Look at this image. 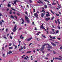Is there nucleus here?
<instances>
[{
  "instance_id": "f257e3e1",
  "label": "nucleus",
  "mask_w": 62,
  "mask_h": 62,
  "mask_svg": "<svg viewBox=\"0 0 62 62\" xmlns=\"http://www.w3.org/2000/svg\"><path fill=\"white\" fill-rule=\"evenodd\" d=\"M17 25H15V26L14 27V29H13L12 31L13 32H15L16 30H17Z\"/></svg>"
},
{
  "instance_id": "f03ea898",
  "label": "nucleus",
  "mask_w": 62,
  "mask_h": 62,
  "mask_svg": "<svg viewBox=\"0 0 62 62\" xmlns=\"http://www.w3.org/2000/svg\"><path fill=\"white\" fill-rule=\"evenodd\" d=\"M32 39H33V38L32 37H31V38H30L28 39H25V41H30Z\"/></svg>"
},
{
  "instance_id": "7ed1b4c3",
  "label": "nucleus",
  "mask_w": 62,
  "mask_h": 62,
  "mask_svg": "<svg viewBox=\"0 0 62 62\" xmlns=\"http://www.w3.org/2000/svg\"><path fill=\"white\" fill-rule=\"evenodd\" d=\"M34 16H35V17H36L37 18H38V14H37V13H35L34 14Z\"/></svg>"
},
{
  "instance_id": "20e7f679",
  "label": "nucleus",
  "mask_w": 62,
  "mask_h": 62,
  "mask_svg": "<svg viewBox=\"0 0 62 62\" xmlns=\"http://www.w3.org/2000/svg\"><path fill=\"white\" fill-rule=\"evenodd\" d=\"M43 24H42V25L40 27V28H42V29H45V28L43 26Z\"/></svg>"
},
{
  "instance_id": "39448f33",
  "label": "nucleus",
  "mask_w": 62,
  "mask_h": 62,
  "mask_svg": "<svg viewBox=\"0 0 62 62\" xmlns=\"http://www.w3.org/2000/svg\"><path fill=\"white\" fill-rule=\"evenodd\" d=\"M50 18H46L45 19V20H46V21H48L50 20Z\"/></svg>"
},
{
  "instance_id": "423d86ee",
  "label": "nucleus",
  "mask_w": 62,
  "mask_h": 62,
  "mask_svg": "<svg viewBox=\"0 0 62 62\" xmlns=\"http://www.w3.org/2000/svg\"><path fill=\"white\" fill-rule=\"evenodd\" d=\"M10 2H9V3H8V7H11V5L10 4H10Z\"/></svg>"
},
{
  "instance_id": "0eeeda50",
  "label": "nucleus",
  "mask_w": 62,
  "mask_h": 62,
  "mask_svg": "<svg viewBox=\"0 0 62 62\" xmlns=\"http://www.w3.org/2000/svg\"><path fill=\"white\" fill-rule=\"evenodd\" d=\"M12 51H9L7 53V54H12Z\"/></svg>"
},
{
  "instance_id": "6e6552de",
  "label": "nucleus",
  "mask_w": 62,
  "mask_h": 62,
  "mask_svg": "<svg viewBox=\"0 0 62 62\" xmlns=\"http://www.w3.org/2000/svg\"><path fill=\"white\" fill-rule=\"evenodd\" d=\"M26 21L27 23H30V20H29L28 19H26Z\"/></svg>"
},
{
  "instance_id": "1a4fd4ad",
  "label": "nucleus",
  "mask_w": 62,
  "mask_h": 62,
  "mask_svg": "<svg viewBox=\"0 0 62 62\" xmlns=\"http://www.w3.org/2000/svg\"><path fill=\"white\" fill-rule=\"evenodd\" d=\"M44 15H45V14L42 13L41 15V17H42V18H43V16H44Z\"/></svg>"
},
{
  "instance_id": "9d476101",
  "label": "nucleus",
  "mask_w": 62,
  "mask_h": 62,
  "mask_svg": "<svg viewBox=\"0 0 62 62\" xmlns=\"http://www.w3.org/2000/svg\"><path fill=\"white\" fill-rule=\"evenodd\" d=\"M14 4L15 5V4H16V2H19V1L18 0H15L14 1Z\"/></svg>"
},
{
  "instance_id": "9b49d317",
  "label": "nucleus",
  "mask_w": 62,
  "mask_h": 62,
  "mask_svg": "<svg viewBox=\"0 0 62 62\" xmlns=\"http://www.w3.org/2000/svg\"><path fill=\"white\" fill-rule=\"evenodd\" d=\"M47 48L49 49H52V46H49L47 47Z\"/></svg>"
},
{
  "instance_id": "f8f14e48",
  "label": "nucleus",
  "mask_w": 62,
  "mask_h": 62,
  "mask_svg": "<svg viewBox=\"0 0 62 62\" xmlns=\"http://www.w3.org/2000/svg\"><path fill=\"white\" fill-rule=\"evenodd\" d=\"M21 20H22V21H23L22 22V23L23 24V23H24V21L23 19V18H21Z\"/></svg>"
},
{
  "instance_id": "ddd939ff",
  "label": "nucleus",
  "mask_w": 62,
  "mask_h": 62,
  "mask_svg": "<svg viewBox=\"0 0 62 62\" xmlns=\"http://www.w3.org/2000/svg\"><path fill=\"white\" fill-rule=\"evenodd\" d=\"M51 43L52 44V45H53V46H56V45H55V44L54 43H53L51 42Z\"/></svg>"
},
{
  "instance_id": "4468645a",
  "label": "nucleus",
  "mask_w": 62,
  "mask_h": 62,
  "mask_svg": "<svg viewBox=\"0 0 62 62\" xmlns=\"http://www.w3.org/2000/svg\"><path fill=\"white\" fill-rule=\"evenodd\" d=\"M20 39H23L24 38H23V37H22V35H21L20 36Z\"/></svg>"
},
{
  "instance_id": "2eb2a0df",
  "label": "nucleus",
  "mask_w": 62,
  "mask_h": 62,
  "mask_svg": "<svg viewBox=\"0 0 62 62\" xmlns=\"http://www.w3.org/2000/svg\"><path fill=\"white\" fill-rule=\"evenodd\" d=\"M44 48H45L44 47H41V51H43V50H44Z\"/></svg>"
},
{
  "instance_id": "dca6fc26",
  "label": "nucleus",
  "mask_w": 62,
  "mask_h": 62,
  "mask_svg": "<svg viewBox=\"0 0 62 62\" xmlns=\"http://www.w3.org/2000/svg\"><path fill=\"white\" fill-rule=\"evenodd\" d=\"M57 21L58 22V23L59 24H60V22H59V19H57Z\"/></svg>"
},
{
  "instance_id": "f3484780",
  "label": "nucleus",
  "mask_w": 62,
  "mask_h": 62,
  "mask_svg": "<svg viewBox=\"0 0 62 62\" xmlns=\"http://www.w3.org/2000/svg\"><path fill=\"white\" fill-rule=\"evenodd\" d=\"M46 16L47 17H49V16H50V15L49 14H46Z\"/></svg>"
},
{
  "instance_id": "a211bd4d",
  "label": "nucleus",
  "mask_w": 62,
  "mask_h": 62,
  "mask_svg": "<svg viewBox=\"0 0 62 62\" xmlns=\"http://www.w3.org/2000/svg\"><path fill=\"white\" fill-rule=\"evenodd\" d=\"M12 10H11L10 11V12H9V13L10 14H12Z\"/></svg>"
},
{
  "instance_id": "6ab92c4d",
  "label": "nucleus",
  "mask_w": 62,
  "mask_h": 62,
  "mask_svg": "<svg viewBox=\"0 0 62 62\" xmlns=\"http://www.w3.org/2000/svg\"><path fill=\"white\" fill-rule=\"evenodd\" d=\"M10 18H12V19H14V16H12V15L11 16Z\"/></svg>"
},
{
  "instance_id": "aec40b11",
  "label": "nucleus",
  "mask_w": 62,
  "mask_h": 62,
  "mask_svg": "<svg viewBox=\"0 0 62 62\" xmlns=\"http://www.w3.org/2000/svg\"><path fill=\"white\" fill-rule=\"evenodd\" d=\"M50 11H51V13H52V14H54V12H53V11H52V10H50Z\"/></svg>"
},
{
  "instance_id": "412c9836",
  "label": "nucleus",
  "mask_w": 62,
  "mask_h": 62,
  "mask_svg": "<svg viewBox=\"0 0 62 62\" xmlns=\"http://www.w3.org/2000/svg\"><path fill=\"white\" fill-rule=\"evenodd\" d=\"M42 36L43 37V38H45V39H46V37L43 36V34H42Z\"/></svg>"
},
{
  "instance_id": "4be33fe9",
  "label": "nucleus",
  "mask_w": 62,
  "mask_h": 62,
  "mask_svg": "<svg viewBox=\"0 0 62 62\" xmlns=\"http://www.w3.org/2000/svg\"><path fill=\"white\" fill-rule=\"evenodd\" d=\"M44 1H45V2H47L48 3H50V1H48L47 0H44Z\"/></svg>"
},
{
  "instance_id": "5701e85b",
  "label": "nucleus",
  "mask_w": 62,
  "mask_h": 62,
  "mask_svg": "<svg viewBox=\"0 0 62 62\" xmlns=\"http://www.w3.org/2000/svg\"><path fill=\"white\" fill-rule=\"evenodd\" d=\"M56 3H52V5H56Z\"/></svg>"
},
{
  "instance_id": "b1692460",
  "label": "nucleus",
  "mask_w": 62,
  "mask_h": 62,
  "mask_svg": "<svg viewBox=\"0 0 62 62\" xmlns=\"http://www.w3.org/2000/svg\"><path fill=\"white\" fill-rule=\"evenodd\" d=\"M9 49H13V46H12L10 47H9Z\"/></svg>"
},
{
  "instance_id": "393cba45",
  "label": "nucleus",
  "mask_w": 62,
  "mask_h": 62,
  "mask_svg": "<svg viewBox=\"0 0 62 62\" xmlns=\"http://www.w3.org/2000/svg\"><path fill=\"white\" fill-rule=\"evenodd\" d=\"M31 53V51H28L26 52V54H28V53Z\"/></svg>"
},
{
  "instance_id": "a878e982",
  "label": "nucleus",
  "mask_w": 62,
  "mask_h": 62,
  "mask_svg": "<svg viewBox=\"0 0 62 62\" xmlns=\"http://www.w3.org/2000/svg\"><path fill=\"white\" fill-rule=\"evenodd\" d=\"M39 1L40 2V4H43V2H42L41 1V0H39Z\"/></svg>"
},
{
  "instance_id": "bb28decb",
  "label": "nucleus",
  "mask_w": 62,
  "mask_h": 62,
  "mask_svg": "<svg viewBox=\"0 0 62 62\" xmlns=\"http://www.w3.org/2000/svg\"><path fill=\"white\" fill-rule=\"evenodd\" d=\"M22 29V28H19L18 29V31H20V30H21V29Z\"/></svg>"
},
{
  "instance_id": "cd10ccee",
  "label": "nucleus",
  "mask_w": 62,
  "mask_h": 62,
  "mask_svg": "<svg viewBox=\"0 0 62 62\" xmlns=\"http://www.w3.org/2000/svg\"><path fill=\"white\" fill-rule=\"evenodd\" d=\"M2 56H3V57H5V54H3Z\"/></svg>"
},
{
  "instance_id": "c85d7f7f",
  "label": "nucleus",
  "mask_w": 62,
  "mask_h": 62,
  "mask_svg": "<svg viewBox=\"0 0 62 62\" xmlns=\"http://www.w3.org/2000/svg\"><path fill=\"white\" fill-rule=\"evenodd\" d=\"M29 1L30 3H31L32 2V1L31 0H29Z\"/></svg>"
},
{
  "instance_id": "c756f323",
  "label": "nucleus",
  "mask_w": 62,
  "mask_h": 62,
  "mask_svg": "<svg viewBox=\"0 0 62 62\" xmlns=\"http://www.w3.org/2000/svg\"><path fill=\"white\" fill-rule=\"evenodd\" d=\"M10 39H12V37H11V36H9Z\"/></svg>"
},
{
  "instance_id": "7c9ffc66",
  "label": "nucleus",
  "mask_w": 62,
  "mask_h": 62,
  "mask_svg": "<svg viewBox=\"0 0 62 62\" xmlns=\"http://www.w3.org/2000/svg\"><path fill=\"white\" fill-rule=\"evenodd\" d=\"M25 19H29L28 18V17L26 16H25Z\"/></svg>"
},
{
  "instance_id": "2f4dec72",
  "label": "nucleus",
  "mask_w": 62,
  "mask_h": 62,
  "mask_svg": "<svg viewBox=\"0 0 62 62\" xmlns=\"http://www.w3.org/2000/svg\"><path fill=\"white\" fill-rule=\"evenodd\" d=\"M0 25H2V22L0 21Z\"/></svg>"
},
{
  "instance_id": "473e14b6",
  "label": "nucleus",
  "mask_w": 62,
  "mask_h": 62,
  "mask_svg": "<svg viewBox=\"0 0 62 62\" xmlns=\"http://www.w3.org/2000/svg\"><path fill=\"white\" fill-rule=\"evenodd\" d=\"M55 14L57 16H59V14Z\"/></svg>"
},
{
  "instance_id": "72a5a7b5",
  "label": "nucleus",
  "mask_w": 62,
  "mask_h": 62,
  "mask_svg": "<svg viewBox=\"0 0 62 62\" xmlns=\"http://www.w3.org/2000/svg\"><path fill=\"white\" fill-rule=\"evenodd\" d=\"M25 13L26 15H28V13H27V12L26 11H25Z\"/></svg>"
},
{
  "instance_id": "f704fd0d",
  "label": "nucleus",
  "mask_w": 62,
  "mask_h": 62,
  "mask_svg": "<svg viewBox=\"0 0 62 62\" xmlns=\"http://www.w3.org/2000/svg\"><path fill=\"white\" fill-rule=\"evenodd\" d=\"M58 28L59 29H60V27L57 26Z\"/></svg>"
},
{
  "instance_id": "c9c22d12",
  "label": "nucleus",
  "mask_w": 62,
  "mask_h": 62,
  "mask_svg": "<svg viewBox=\"0 0 62 62\" xmlns=\"http://www.w3.org/2000/svg\"><path fill=\"white\" fill-rule=\"evenodd\" d=\"M58 32H59V31L58 30L57 31H56V34H57V33H58Z\"/></svg>"
},
{
  "instance_id": "e433bc0d",
  "label": "nucleus",
  "mask_w": 62,
  "mask_h": 62,
  "mask_svg": "<svg viewBox=\"0 0 62 62\" xmlns=\"http://www.w3.org/2000/svg\"><path fill=\"white\" fill-rule=\"evenodd\" d=\"M11 9H12V10H14V11H15V10H15V9H13L12 8H11Z\"/></svg>"
},
{
  "instance_id": "4c0bfd02",
  "label": "nucleus",
  "mask_w": 62,
  "mask_h": 62,
  "mask_svg": "<svg viewBox=\"0 0 62 62\" xmlns=\"http://www.w3.org/2000/svg\"><path fill=\"white\" fill-rule=\"evenodd\" d=\"M45 45H48V46H50V45H49V44H45Z\"/></svg>"
},
{
  "instance_id": "58836bf2",
  "label": "nucleus",
  "mask_w": 62,
  "mask_h": 62,
  "mask_svg": "<svg viewBox=\"0 0 62 62\" xmlns=\"http://www.w3.org/2000/svg\"><path fill=\"white\" fill-rule=\"evenodd\" d=\"M45 45H45H45H43L42 46V47H44V46H45Z\"/></svg>"
},
{
  "instance_id": "ea45409f",
  "label": "nucleus",
  "mask_w": 62,
  "mask_h": 62,
  "mask_svg": "<svg viewBox=\"0 0 62 62\" xmlns=\"http://www.w3.org/2000/svg\"><path fill=\"white\" fill-rule=\"evenodd\" d=\"M49 37L50 38H51V39H53V37H52V36H49Z\"/></svg>"
},
{
  "instance_id": "a19ab883",
  "label": "nucleus",
  "mask_w": 62,
  "mask_h": 62,
  "mask_svg": "<svg viewBox=\"0 0 62 62\" xmlns=\"http://www.w3.org/2000/svg\"><path fill=\"white\" fill-rule=\"evenodd\" d=\"M45 8H47V5H45Z\"/></svg>"
},
{
  "instance_id": "79ce46f5",
  "label": "nucleus",
  "mask_w": 62,
  "mask_h": 62,
  "mask_svg": "<svg viewBox=\"0 0 62 62\" xmlns=\"http://www.w3.org/2000/svg\"><path fill=\"white\" fill-rule=\"evenodd\" d=\"M55 59H59V58H56V57H55Z\"/></svg>"
},
{
  "instance_id": "37998d69",
  "label": "nucleus",
  "mask_w": 62,
  "mask_h": 62,
  "mask_svg": "<svg viewBox=\"0 0 62 62\" xmlns=\"http://www.w3.org/2000/svg\"><path fill=\"white\" fill-rule=\"evenodd\" d=\"M54 17H53L51 19V20H53L54 19Z\"/></svg>"
},
{
  "instance_id": "c03bdc74",
  "label": "nucleus",
  "mask_w": 62,
  "mask_h": 62,
  "mask_svg": "<svg viewBox=\"0 0 62 62\" xmlns=\"http://www.w3.org/2000/svg\"><path fill=\"white\" fill-rule=\"evenodd\" d=\"M17 46H15V49H16L17 48Z\"/></svg>"
},
{
  "instance_id": "a18cd8bd",
  "label": "nucleus",
  "mask_w": 62,
  "mask_h": 62,
  "mask_svg": "<svg viewBox=\"0 0 62 62\" xmlns=\"http://www.w3.org/2000/svg\"><path fill=\"white\" fill-rule=\"evenodd\" d=\"M14 17H15L16 18V19H17V16H15Z\"/></svg>"
},
{
  "instance_id": "49530a36",
  "label": "nucleus",
  "mask_w": 62,
  "mask_h": 62,
  "mask_svg": "<svg viewBox=\"0 0 62 62\" xmlns=\"http://www.w3.org/2000/svg\"><path fill=\"white\" fill-rule=\"evenodd\" d=\"M57 39L58 40H60V39H61L60 38H57Z\"/></svg>"
},
{
  "instance_id": "de8ad7c7",
  "label": "nucleus",
  "mask_w": 62,
  "mask_h": 62,
  "mask_svg": "<svg viewBox=\"0 0 62 62\" xmlns=\"http://www.w3.org/2000/svg\"><path fill=\"white\" fill-rule=\"evenodd\" d=\"M53 54H56V52H55L54 51Z\"/></svg>"
},
{
  "instance_id": "09e8293b",
  "label": "nucleus",
  "mask_w": 62,
  "mask_h": 62,
  "mask_svg": "<svg viewBox=\"0 0 62 62\" xmlns=\"http://www.w3.org/2000/svg\"><path fill=\"white\" fill-rule=\"evenodd\" d=\"M47 5L48 6H52V5L51 4H50L49 3H47Z\"/></svg>"
},
{
  "instance_id": "8fccbe9b",
  "label": "nucleus",
  "mask_w": 62,
  "mask_h": 62,
  "mask_svg": "<svg viewBox=\"0 0 62 62\" xmlns=\"http://www.w3.org/2000/svg\"><path fill=\"white\" fill-rule=\"evenodd\" d=\"M52 39H55V37H53V38L52 37Z\"/></svg>"
},
{
  "instance_id": "3c124183",
  "label": "nucleus",
  "mask_w": 62,
  "mask_h": 62,
  "mask_svg": "<svg viewBox=\"0 0 62 62\" xmlns=\"http://www.w3.org/2000/svg\"><path fill=\"white\" fill-rule=\"evenodd\" d=\"M17 14L18 16H20V14L19 13H17Z\"/></svg>"
},
{
  "instance_id": "603ef678",
  "label": "nucleus",
  "mask_w": 62,
  "mask_h": 62,
  "mask_svg": "<svg viewBox=\"0 0 62 62\" xmlns=\"http://www.w3.org/2000/svg\"><path fill=\"white\" fill-rule=\"evenodd\" d=\"M11 43H10V44H9V46H11Z\"/></svg>"
},
{
  "instance_id": "864d4df0",
  "label": "nucleus",
  "mask_w": 62,
  "mask_h": 62,
  "mask_svg": "<svg viewBox=\"0 0 62 62\" xmlns=\"http://www.w3.org/2000/svg\"><path fill=\"white\" fill-rule=\"evenodd\" d=\"M13 14H15L16 13L15 12H13Z\"/></svg>"
},
{
  "instance_id": "5fc2aeb1",
  "label": "nucleus",
  "mask_w": 62,
  "mask_h": 62,
  "mask_svg": "<svg viewBox=\"0 0 62 62\" xmlns=\"http://www.w3.org/2000/svg\"><path fill=\"white\" fill-rule=\"evenodd\" d=\"M6 32H8V30L7 29H6Z\"/></svg>"
},
{
  "instance_id": "6e6d98bb",
  "label": "nucleus",
  "mask_w": 62,
  "mask_h": 62,
  "mask_svg": "<svg viewBox=\"0 0 62 62\" xmlns=\"http://www.w3.org/2000/svg\"><path fill=\"white\" fill-rule=\"evenodd\" d=\"M21 49H22V50H23V46H21Z\"/></svg>"
},
{
  "instance_id": "4d7b16f0",
  "label": "nucleus",
  "mask_w": 62,
  "mask_h": 62,
  "mask_svg": "<svg viewBox=\"0 0 62 62\" xmlns=\"http://www.w3.org/2000/svg\"><path fill=\"white\" fill-rule=\"evenodd\" d=\"M43 13H44V14H45V13H46V12L45 11H44L43 12Z\"/></svg>"
},
{
  "instance_id": "13d9d810",
  "label": "nucleus",
  "mask_w": 62,
  "mask_h": 62,
  "mask_svg": "<svg viewBox=\"0 0 62 62\" xmlns=\"http://www.w3.org/2000/svg\"><path fill=\"white\" fill-rule=\"evenodd\" d=\"M60 49V50H61V49H62V46L61 47Z\"/></svg>"
},
{
  "instance_id": "bf43d9fd",
  "label": "nucleus",
  "mask_w": 62,
  "mask_h": 62,
  "mask_svg": "<svg viewBox=\"0 0 62 62\" xmlns=\"http://www.w3.org/2000/svg\"><path fill=\"white\" fill-rule=\"evenodd\" d=\"M58 60H62V59L59 58Z\"/></svg>"
},
{
  "instance_id": "052dcab7",
  "label": "nucleus",
  "mask_w": 62,
  "mask_h": 62,
  "mask_svg": "<svg viewBox=\"0 0 62 62\" xmlns=\"http://www.w3.org/2000/svg\"><path fill=\"white\" fill-rule=\"evenodd\" d=\"M49 54H47L46 55L47 56H49Z\"/></svg>"
},
{
  "instance_id": "680f3d73",
  "label": "nucleus",
  "mask_w": 62,
  "mask_h": 62,
  "mask_svg": "<svg viewBox=\"0 0 62 62\" xmlns=\"http://www.w3.org/2000/svg\"><path fill=\"white\" fill-rule=\"evenodd\" d=\"M24 59H26V60H27V59L26 57H25V58Z\"/></svg>"
},
{
  "instance_id": "e2e57ef3",
  "label": "nucleus",
  "mask_w": 62,
  "mask_h": 62,
  "mask_svg": "<svg viewBox=\"0 0 62 62\" xmlns=\"http://www.w3.org/2000/svg\"><path fill=\"white\" fill-rule=\"evenodd\" d=\"M4 39H7V38L6 37H4Z\"/></svg>"
},
{
  "instance_id": "0e129e2a",
  "label": "nucleus",
  "mask_w": 62,
  "mask_h": 62,
  "mask_svg": "<svg viewBox=\"0 0 62 62\" xmlns=\"http://www.w3.org/2000/svg\"><path fill=\"white\" fill-rule=\"evenodd\" d=\"M9 10V9L8 8V9H7L6 10H7V11H8Z\"/></svg>"
},
{
  "instance_id": "69168bd1",
  "label": "nucleus",
  "mask_w": 62,
  "mask_h": 62,
  "mask_svg": "<svg viewBox=\"0 0 62 62\" xmlns=\"http://www.w3.org/2000/svg\"><path fill=\"white\" fill-rule=\"evenodd\" d=\"M45 10L44 9H43L42 10V11H41V12H43V11H44Z\"/></svg>"
},
{
  "instance_id": "338daca9",
  "label": "nucleus",
  "mask_w": 62,
  "mask_h": 62,
  "mask_svg": "<svg viewBox=\"0 0 62 62\" xmlns=\"http://www.w3.org/2000/svg\"><path fill=\"white\" fill-rule=\"evenodd\" d=\"M55 23L57 24V21L56 20H55Z\"/></svg>"
},
{
  "instance_id": "774afa93",
  "label": "nucleus",
  "mask_w": 62,
  "mask_h": 62,
  "mask_svg": "<svg viewBox=\"0 0 62 62\" xmlns=\"http://www.w3.org/2000/svg\"><path fill=\"white\" fill-rule=\"evenodd\" d=\"M51 62H53V60H51Z\"/></svg>"
}]
</instances>
